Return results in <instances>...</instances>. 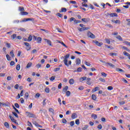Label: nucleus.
Here are the masks:
<instances>
[{
    "label": "nucleus",
    "instance_id": "nucleus-25",
    "mask_svg": "<svg viewBox=\"0 0 130 130\" xmlns=\"http://www.w3.org/2000/svg\"><path fill=\"white\" fill-rule=\"evenodd\" d=\"M116 71H117V72H121L122 73H124V71L120 68H117Z\"/></svg>",
    "mask_w": 130,
    "mask_h": 130
},
{
    "label": "nucleus",
    "instance_id": "nucleus-54",
    "mask_svg": "<svg viewBox=\"0 0 130 130\" xmlns=\"http://www.w3.org/2000/svg\"><path fill=\"white\" fill-rule=\"evenodd\" d=\"M50 81H54V80H55V77L54 76H52L50 78Z\"/></svg>",
    "mask_w": 130,
    "mask_h": 130
},
{
    "label": "nucleus",
    "instance_id": "nucleus-26",
    "mask_svg": "<svg viewBox=\"0 0 130 130\" xmlns=\"http://www.w3.org/2000/svg\"><path fill=\"white\" fill-rule=\"evenodd\" d=\"M82 71H83V69H82V68L79 67L77 69V70L76 71V72H77V73H81Z\"/></svg>",
    "mask_w": 130,
    "mask_h": 130
},
{
    "label": "nucleus",
    "instance_id": "nucleus-23",
    "mask_svg": "<svg viewBox=\"0 0 130 130\" xmlns=\"http://www.w3.org/2000/svg\"><path fill=\"white\" fill-rule=\"evenodd\" d=\"M116 38H117V39H118L120 41H123V40H122V38H121V36H118L117 37H116Z\"/></svg>",
    "mask_w": 130,
    "mask_h": 130
},
{
    "label": "nucleus",
    "instance_id": "nucleus-5",
    "mask_svg": "<svg viewBox=\"0 0 130 130\" xmlns=\"http://www.w3.org/2000/svg\"><path fill=\"white\" fill-rule=\"evenodd\" d=\"M87 35L88 36V37H90V38H91L92 39H94V38H95V36L94 35V34H93L92 32L89 31L87 33Z\"/></svg>",
    "mask_w": 130,
    "mask_h": 130
},
{
    "label": "nucleus",
    "instance_id": "nucleus-18",
    "mask_svg": "<svg viewBox=\"0 0 130 130\" xmlns=\"http://www.w3.org/2000/svg\"><path fill=\"white\" fill-rule=\"evenodd\" d=\"M97 91H99V87L97 86L95 88H94L92 90V93H94V92H96Z\"/></svg>",
    "mask_w": 130,
    "mask_h": 130
},
{
    "label": "nucleus",
    "instance_id": "nucleus-41",
    "mask_svg": "<svg viewBox=\"0 0 130 130\" xmlns=\"http://www.w3.org/2000/svg\"><path fill=\"white\" fill-rule=\"evenodd\" d=\"M32 123H33V124H35V125H36V126H38V125H39V124H38L37 123V122H36V121H34L32 122Z\"/></svg>",
    "mask_w": 130,
    "mask_h": 130
},
{
    "label": "nucleus",
    "instance_id": "nucleus-47",
    "mask_svg": "<svg viewBox=\"0 0 130 130\" xmlns=\"http://www.w3.org/2000/svg\"><path fill=\"white\" fill-rule=\"evenodd\" d=\"M15 107H16V108H20V105H19V104L18 103H15L14 104Z\"/></svg>",
    "mask_w": 130,
    "mask_h": 130
},
{
    "label": "nucleus",
    "instance_id": "nucleus-22",
    "mask_svg": "<svg viewBox=\"0 0 130 130\" xmlns=\"http://www.w3.org/2000/svg\"><path fill=\"white\" fill-rule=\"evenodd\" d=\"M106 66H109L110 67H111L112 68H114L115 66L113 65L112 63L110 62H107L106 63Z\"/></svg>",
    "mask_w": 130,
    "mask_h": 130
},
{
    "label": "nucleus",
    "instance_id": "nucleus-60",
    "mask_svg": "<svg viewBox=\"0 0 130 130\" xmlns=\"http://www.w3.org/2000/svg\"><path fill=\"white\" fill-rule=\"evenodd\" d=\"M7 80L8 81H11L12 80V77L11 76H8L7 78Z\"/></svg>",
    "mask_w": 130,
    "mask_h": 130
},
{
    "label": "nucleus",
    "instance_id": "nucleus-32",
    "mask_svg": "<svg viewBox=\"0 0 130 130\" xmlns=\"http://www.w3.org/2000/svg\"><path fill=\"white\" fill-rule=\"evenodd\" d=\"M75 123L76 124H77V125H79V124H80V120H79L78 119H77L75 121Z\"/></svg>",
    "mask_w": 130,
    "mask_h": 130
},
{
    "label": "nucleus",
    "instance_id": "nucleus-53",
    "mask_svg": "<svg viewBox=\"0 0 130 130\" xmlns=\"http://www.w3.org/2000/svg\"><path fill=\"white\" fill-rule=\"evenodd\" d=\"M49 111L53 113V112H54V110H53L52 108H50L49 109Z\"/></svg>",
    "mask_w": 130,
    "mask_h": 130
},
{
    "label": "nucleus",
    "instance_id": "nucleus-7",
    "mask_svg": "<svg viewBox=\"0 0 130 130\" xmlns=\"http://www.w3.org/2000/svg\"><path fill=\"white\" fill-rule=\"evenodd\" d=\"M81 20L84 23H88V22H90V18H82Z\"/></svg>",
    "mask_w": 130,
    "mask_h": 130
},
{
    "label": "nucleus",
    "instance_id": "nucleus-59",
    "mask_svg": "<svg viewBox=\"0 0 130 130\" xmlns=\"http://www.w3.org/2000/svg\"><path fill=\"white\" fill-rule=\"evenodd\" d=\"M14 65H15V62L14 61H11L10 62V66H14Z\"/></svg>",
    "mask_w": 130,
    "mask_h": 130
},
{
    "label": "nucleus",
    "instance_id": "nucleus-48",
    "mask_svg": "<svg viewBox=\"0 0 130 130\" xmlns=\"http://www.w3.org/2000/svg\"><path fill=\"white\" fill-rule=\"evenodd\" d=\"M24 45H25V46L28 47V46H30V44H29V43H27V42H24L23 43Z\"/></svg>",
    "mask_w": 130,
    "mask_h": 130
},
{
    "label": "nucleus",
    "instance_id": "nucleus-10",
    "mask_svg": "<svg viewBox=\"0 0 130 130\" xmlns=\"http://www.w3.org/2000/svg\"><path fill=\"white\" fill-rule=\"evenodd\" d=\"M69 84H70V85H74V84H75V80L74 79L71 78L69 80Z\"/></svg>",
    "mask_w": 130,
    "mask_h": 130
},
{
    "label": "nucleus",
    "instance_id": "nucleus-29",
    "mask_svg": "<svg viewBox=\"0 0 130 130\" xmlns=\"http://www.w3.org/2000/svg\"><path fill=\"white\" fill-rule=\"evenodd\" d=\"M16 37H17V34H13L11 36V38L13 40V39H16Z\"/></svg>",
    "mask_w": 130,
    "mask_h": 130
},
{
    "label": "nucleus",
    "instance_id": "nucleus-1",
    "mask_svg": "<svg viewBox=\"0 0 130 130\" xmlns=\"http://www.w3.org/2000/svg\"><path fill=\"white\" fill-rule=\"evenodd\" d=\"M70 54H67L64 57V60H63V62L67 67H69V64L71 65L72 64V61L70 60L69 61V63H68V58L70 57Z\"/></svg>",
    "mask_w": 130,
    "mask_h": 130
},
{
    "label": "nucleus",
    "instance_id": "nucleus-16",
    "mask_svg": "<svg viewBox=\"0 0 130 130\" xmlns=\"http://www.w3.org/2000/svg\"><path fill=\"white\" fill-rule=\"evenodd\" d=\"M76 63L77 66H79L81 63V59L78 58L76 61Z\"/></svg>",
    "mask_w": 130,
    "mask_h": 130
},
{
    "label": "nucleus",
    "instance_id": "nucleus-30",
    "mask_svg": "<svg viewBox=\"0 0 130 130\" xmlns=\"http://www.w3.org/2000/svg\"><path fill=\"white\" fill-rule=\"evenodd\" d=\"M66 96H67V97H69V96H70L71 91L68 90V91H66Z\"/></svg>",
    "mask_w": 130,
    "mask_h": 130
},
{
    "label": "nucleus",
    "instance_id": "nucleus-24",
    "mask_svg": "<svg viewBox=\"0 0 130 130\" xmlns=\"http://www.w3.org/2000/svg\"><path fill=\"white\" fill-rule=\"evenodd\" d=\"M31 66H32V62H29L27 63L26 66V68L27 69H29V68H31Z\"/></svg>",
    "mask_w": 130,
    "mask_h": 130
},
{
    "label": "nucleus",
    "instance_id": "nucleus-57",
    "mask_svg": "<svg viewBox=\"0 0 130 130\" xmlns=\"http://www.w3.org/2000/svg\"><path fill=\"white\" fill-rule=\"evenodd\" d=\"M79 90H80V91H83L84 90V87L83 86H80L78 88Z\"/></svg>",
    "mask_w": 130,
    "mask_h": 130
},
{
    "label": "nucleus",
    "instance_id": "nucleus-49",
    "mask_svg": "<svg viewBox=\"0 0 130 130\" xmlns=\"http://www.w3.org/2000/svg\"><path fill=\"white\" fill-rule=\"evenodd\" d=\"M100 81H101V82H103V83H105V79L102 78H100L99 79Z\"/></svg>",
    "mask_w": 130,
    "mask_h": 130
},
{
    "label": "nucleus",
    "instance_id": "nucleus-4",
    "mask_svg": "<svg viewBox=\"0 0 130 130\" xmlns=\"http://www.w3.org/2000/svg\"><path fill=\"white\" fill-rule=\"evenodd\" d=\"M26 113L27 114V116L31 117L32 118H36V115L30 112H26Z\"/></svg>",
    "mask_w": 130,
    "mask_h": 130
},
{
    "label": "nucleus",
    "instance_id": "nucleus-45",
    "mask_svg": "<svg viewBox=\"0 0 130 130\" xmlns=\"http://www.w3.org/2000/svg\"><path fill=\"white\" fill-rule=\"evenodd\" d=\"M10 55H11L12 57H14V56H15V55H14V51H11Z\"/></svg>",
    "mask_w": 130,
    "mask_h": 130
},
{
    "label": "nucleus",
    "instance_id": "nucleus-19",
    "mask_svg": "<svg viewBox=\"0 0 130 130\" xmlns=\"http://www.w3.org/2000/svg\"><path fill=\"white\" fill-rule=\"evenodd\" d=\"M4 125L7 127V128H10V124H9V123L8 122H5L4 123Z\"/></svg>",
    "mask_w": 130,
    "mask_h": 130
},
{
    "label": "nucleus",
    "instance_id": "nucleus-8",
    "mask_svg": "<svg viewBox=\"0 0 130 130\" xmlns=\"http://www.w3.org/2000/svg\"><path fill=\"white\" fill-rule=\"evenodd\" d=\"M44 40L45 41H47V43L48 44V45H50V46H53V45L51 44V41L50 40L46 39H45Z\"/></svg>",
    "mask_w": 130,
    "mask_h": 130
},
{
    "label": "nucleus",
    "instance_id": "nucleus-35",
    "mask_svg": "<svg viewBox=\"0 0 130 130\" xmlns=\"http://www.w3.org/2000/svg\"><path fill=\"white\" fill-rule=\"evenodd\" d=\"M123 54H124V55H125L126 56H128V57L129 56V55H130L129 53H127V52H125V51L123 52Z\"/></svg>",
    "mask_w": 130,
    "mask_h": 130
},
{
    "label": "nucleus",
    "instance_id": "nucleus-39",
    "mask_svg": "<svg viewBox=\"0 0 130 130\" xmlns=\"http://www.w3.org/2000/svg\"><path fill=\"white\" fill-rule=\"evenodd\" d=\"M91 117H93V119H97V115H96V114H92L91 115Z\"/></svg>",
    "mask_w": 130,
    "mask_h": 130
},
{
    "label": "nucleus",
    "instance_id": "nucleus-27",
    "mask_svg": "<svg viewBox=\"0 0 130 130\" xmlns=\"http://www.w3.org/2000/svg\"><path fill=\"white\" fill-rule=\"evenodd\" d=\"M78 30L80 31V32H83V31H85V27L78 28Z\"/></svg>",
    "mask_w": 130,
    "mask_h": 130
},
{
    "label": "nucleus",
    "instance_id": "nucleus-31",
    "mask_svg": "<svg viewBox=\"0 0 130 130\" xmlns=\"http://www.w3.org/2000/svg\"><path fill=\"white\" fill-rule=\"evenodd\" d=\"M92 100H96L97 97H96V95L95 94H92L91 95Z\"/></svg>",
    "mask_w": 130,
    "mask_h": 130
},
{
    "label": "nucleus",
    "instance_id": "nucleus-14",
    "mask_svg": "<svg viewBox=\"0 0 130 130\" xmlns=\"http://www.w3.org/2000/svg\"><path fill=\"white\" fill-rule=\"evenodd\" d=\"M68 89H69V86H66L63 89V94H64V93H66V92H67V91H68Z\"/></svg>",
    "mask_w": 130,
    "mask_h": 130
},
{
    "label": "nucleus",
    "instance_id": "nucleus-9",
    "mask_svg": "<svg viewBox=\"0 0 130 130\" xmlns=\"http://www.w3.org/2000/svg\"><path fill=\"white\" fill-rule=\"evenodd\" d=\"M77 117H78L77 113H74L72 114V115L71 116V118H72V119H75V118H77Z\"/></svg>",
    "mask_w": 130,
    "mask_h": 130
},
{
    "label": "nucleus",
    "instance_id": "nucleus-44",
    "mask_svg": "<svg viewBox=\"0 0 130 130\" xmlns=\"http://www.w3.org/2000/svg\"><path fill=\"white\" fill-rule=\"evenodd\" d=\"M110 55H111V56H113V55L114 56H116V55H117V53H110Z\"/></svg>",
    "mask_w": 130,
    "mask_h": 130
},
{
    "label": "nucleus",
    "instance_id": "nucleus-36",
    "mask_svg": "<svg viewBox=\"0 0 130 130\" xmlns=\"http://www.w3.org/2000/svg\"><path fill=\"white\" fill-rule=\"evenodd\" d=\"M70 124L71 126H74V125H75V121H71L70 122Z\"/></svg>",
    "mask_w": 130,
    "mask_h": 130
},
{
    "label": "nucleus",
    "instance_id": "nucleus-6",
    "mask_svg": "<svg viewBox=\"0 0 130 130\" xmlns=\"http://www.w3.org/2000/svg\"><path fill=\"white\" fill-rule=\"evenodd\" d=\"M94 43H95L96 45H98V46H102V45H103V43H100L99 42H98V41H94Z\"/></svg>",
    "mask_w": 130,
    "mask_h": 130
},
{
    "label": "nucleus",
    "instance_id": "nucleus-55",
    "mask_svg": "<svg viewBox=\"0 0 130 130\" xmlns=\"http://www.w3.org/2000/svg\"><path fill=\"white\" fill-rule=\"evenodd\" d=\"M20 22V21L19 20H15L13 21V23H14L15 24L17 23H19Z\"/></svg>",
    "mask_w": 130,
    "mask_h": 130
},
{
    "label": "nucleus",
    "instance_id": "nucleus-40",
    "mask_svg": "<svg viewBox=\"0 0 130 130\" xmlns=\"http://www.w3.org/2000/svg\"><path fill=\"white\" fill-rule=\"evenodd\" d=\"M70 4H72L73 5H77V2L74 1H70Z\"/></svg>",
    "mask_w": 130,
    "mask_h": 130
},
{
    "label": "nucleus",
    "instance_id": "nucleus-63",
    "mask_svg": "<svg viewBox=\"0 0 130 130\" xmlns=\"http://www.w3.org/2000/svg\"><path fill=\"white\" fill-rule=\"evenodd\" d=\"M126 21H128V23H127V25H128V26H129L130 25V19H127L126 20Z\"/></svg>",
    "mask_w": 130,
    "mask_h": 130
},
{
    "label": "nucleus",
    "instance_id": "nucleus-38",
    "mask_svg": "<svg viewBox=\"0 0 130 130\" xmlns=\"http://www.w3.org/2000/svg\"><path fill=\"white\" fill-rule=\"evenodd\" d=\"M6 57H7L8 60H9V61L11 60V57L10 56V55L9 54L6 55Z\"/></svg>",
    "mask_w": 130,
    "mask_h": 130
},
{
    "label": "nucleus",
    "instance_id": "nucleus-2",
    "mask_svg": "<svg viewBox=\"0 0 130 130\" xmlns=\"http://www.w3.org/2000/svg\"><path fill=\"white\" fill-rule=\"evenodd\" d=\"M86 84L87 85H91V83L90 82V81H91V78H87V77L84 76L79 79L80 82H83V81H86Z\"/></svg>",
    "mask_w": 130,
    "mask_h": 130
},
{
    "label": "nucleus",
    "instance_id": "nucleus-33",
    "mask_svg": "<svg viewBox=\"0 0 130 130\" xmlns=\"http://www.w3.org/2000/svg\"><path fill=\"white\" fill-rule=\"evenodd\" d=\"M12 113L14 115V116H15V117H17V118H19V116L18 115V114L16 112H13Z\"/></svg>",
    "mask_w": 130,
    "mask_h": 130
},
{
    "label": "nucleus",
    "instance_id": "nucleus-43",
    "mask_svg": "<svg viewBox=\"0 0 130 130\" xmlns=\"http://www.w3.org/2000/svg\"><path fill=\"white\" fill-rule=\"evenodd\" d=\"M56 16H57L58 17H59L60 18H62V14H61L59 13H57L56 14Z\"/></svg>",
    "mask_w": 130,
    "mask_h": 130
},
{
    "label": "nucleus",
    "instance_id": "nucleus-64",
    "mask_svg": "<svg viewBox=\"0 0 130 130\" xmlns=\"http://www.w3.org/2000/svg\"><path fill=\"white\" fill-rule=\"evenodd\" d=\"M62 123H67V119H62Z\"/></svg>",
    "mask_w": 130,
    "mask_h": 130
},
{
    "label": "nucleus",
    "instance_id": "nucleus-21",
    "mask_svg": "<svg viewBox=\"0 0 130 130\" xmlns=\"http://www.w3.org/2000/svg\"><path fill=\"white\" fill-rule=\"evenodd\" d=\"M110 17H117V14H116V13H110Z\"/></svg>",
    "mask_w": 130,
    "mask_h": 130
},
{
    "label": "nucleus",
    "instance_id": "nucleus-37",
    "mask_svg": "<svg viewBox=\"0 0 130 130\" xmlns=\"http://www.w3.org/2000/svg\"><path fill=\"white\" fill-rule=\"evenodd\" d=\"M20 69H21V66L18 64L16 66V70L17 71H20Z\"/></svg>",
    "mask_w": 130,
    "mask_h": 130
},
{
    "label": "nucleus",
    "instance_id": "nucleus-42",
    "mask_svg": "<svg viewBox=\"0 0 130 130\" xmlns=\"http://www.w3.org/2000/svg\"><path fill=\"white\" fill-rule=\"evenodd\" d=\"M20 30L25 31H26V29L23 27H21L20 28H18V31H20Z\"/></svg>",
    "mask_w": 130,
    "mask_h": 130
},
{
    "label": "nucleus",
    "instance_id": "nucleus-56",
    "mask_svg": "<svg viewBox=\"0 0 130 130\" xmlns=\"http://www.w3.org/2000/svg\"><path fill=\"white\" fill-rule=\"evenodd\" d=\"M98 128H99V129H102V125L99 124L98 126Z\"/></svg>",
    "mask_w": 130,
    "mask_h": 130
},
{
    "label": "nucleus",
    "instance_id": "nucleus-51",
    "mask_svg": "<svg viewBox=\"0 0 130 130\" xmlns=\"http://www.w3.org/2000/svg\"><path fill=\"white\" fill-rule=\"evenodd\" d=\"M105 40L107 43H108V44H110V40H109V39H105Z\"/></svg>",
    "mask_w": 130,
    "mask_h": 130
},
{
    "label": "nucleus",
    "instance_id": "nucleus-52",
    "mask_svg": "<svg viewBox=\"0 0 130 130\" xmlns=\"http://www.w3.org/2000/svg\"><path fill=\"white\" fill-rule=\"evenodd\" d=\"M108 90H113V87L111 86H109L108 87Z\"/></svg>",
    "mask_w": 130,
    "mask_h": 130
},
{
    "label": "nucleus",
    "instance_id": "nucleus-50",
    "mask_svg": "<svg viewBox=\"0 0 130 130\" xmlns=\"http://www.w3.org/2000/svg\"><path fill=\"white\" fill-rule=\"evenodd\" d=\"M60 70V68H55L54 69V72H58V71H59Z\"/></svg>",
    "mask_w": 130,
    "mask_h": 130
},
{
    "label": "nucleus",
    "instance_id": "nucleus-15",
    "mask_svg": "<svg viewBox=\"0 0 130 130\" xmlns=\"http://www.w3.org/2000/svg\"><path fill=\"white\" fill-rule=\"evenodd\" d=\"M41 40H42L41 38L40 37H39L37 39V42L39 44H40L41 43Z\"/></svg>",
    "mask_w": 130,
    "mask_h": 130
},
{
    "label": "nucleus",
    "instance_id": "nucleus-3",
    "mask_svg": "<svg viewBox=\"0 0 130 130\" xmlns=\"http://www.w3.org/2000/svg\"><path fill=\"white\" fill-rule=\"evenodd\" d=\"M73 21L74 22V24H80V23H82V21L80 20H78L74 17H71L70 19V22H73Z\"/></svg>",
    "mask_w": 130,
    "mask_h": 130
},
{
    "label": "nucleus",
    "instance_id": "nucleus-34",
    "mask_svg": "<svg viewBox=\"0 0 130 130\" xmlns=\"http://www.w3.org/2000/svg\"><path fill=\"white\" fill-rule=\"evenodd\" d=\"M28 41H32V35H29L28 37Z\"/></svg>",
    "mask_w": 130,
    "mask_h": 130
},
{
    "label": "nucleus",
    "instance_id": "nucleus-46",
    "mask_svg": "<svg viewBox=\"0 0 130 130\" xmlns=\"http://www.w3.org/2000/svg\"><path fill=\"white\" fill-rule=\"evenodd\" d=\"M88 127V125H85L84 127L82 128V130H86Z\"/></svg>",
    "mask_w": 130,
    "mask_h": 130
},
{
    "label": "nucleus",
    "instance_id": "nucleus-12",
    "mask_svg": "<svg viewBox=\"0 0 130 130\" xmlns=\"http://www.w3.org/2000/svg\"><path fill=\"white\" fill-rule=\"evenodd\" d=\"M112 22L113 23H115V24H120V20H112Z\"/></svg>",
    "mask_w": 130,
    "mask_h": 130
},
{
    "label": "nucleus",
    "instance_id": "nucleus-17",
    "mask_svg": "<svg viewBox=\"0 0 130 130\" xmlns=\"http://www.w3.org/2000/svg\"><path fill=\"white\" fill-rule=\"evenodd\" d=\"M20 15H21V16H27L28 12L23 11L22 12H20Z\"/></svg>",
    "mask_w": 130,
    "mask_h": 130
},
{
    "label": "nucleus",
    "instance_id": "nucleus-13",
    "mask_svg": "<svg viewBox=\"0 0 130 130\" xmlns=\"http://www.w3.org/2000/svg\"><path fill=\"white\" fill-rule=\"evenodd\" d=\"M9 117H10L11 120H12V121H13V122H14V123H17V121L13 117H12V116H9Z\"/></svg>",
    "mask_w": 130,
    "mask_h": 130
},
{
    "label": "nucleus",
    "instance_id": "nucleus-62",
    "mask_svg": "<svg viewBox=\"0 0 130 130\" xmlns=\"http://www.w3.org/2000/svg\"><path fill=\"white\" fill-rule=\"evenodd\" d=\"M36 67H37V69H39L40 68H41V64H37V65H36Z\"/></svg>",
    "mask_w": 130,
    "mask_h": 130
},
{
    "label": "nucleus",
    "instance_id": "nucleus-28",
    "mask_svg": "<svg viewBox=\"0 0 130 130\" xmlns=\"http://www.w3.org/2000/svg\"><path fill=\"white\" fill-rule=\"evenodd\" d=\"M45 92H46V93H49V92H50V89H49V88L46 87L45 89Z\"/></svg>",
    "mask_w": 130,
    "mask_h": 130
},
{
    "label": "nucleus",
    "instance_id": "nucleus-20",
    "mask_svg": "<svg viewBox=\"0 0 130 130\" xmlns=\"http://www.w3.org/2000/svg\"><path fill=\"white\" fill-rule=\"evenodd\" d=\"M67 12V8H62L61 11H59V13H66Z\"/></svg>",
    "mask_w": 130,
    "mask_h": 130
},
{
    "label": "nucleus",
    "instance_id": "nucleus-58",
    "mask_svg": "<svg viewBox=\"0 0 130 130\" xmlns=\"http://www.w3.org/2000/svg\"><path fill=\"white\" fill-rule=\"evenodd\" d=\"M105 16H106V17H107V18H109V16L110 17V13L108 12L105 14Z\"/></svg>",
    "mask_w": 130,
    "mask_h": 130
},
{
    "label": "nucleus",
    "instance_id": "nucleus-61",
    "mask_svg": "<svg viewBox=\"0 0 130 130\" xmlns=\"http://www.w3.org/2000/svg\"><path fill=\"white\" fill-rule=\"evenodd\" d=\"M124 43L125 44H126V45H128L129 46H130V42H129L125 41Z\"/></svg>",
    "mask_w": 130,
    "mask_h": 130
},
{
    "label": "nucleus",
    "instance_id": "nucleus-11",
    "mask_svg": "<svg viewBox=\"0 0 130 130\" xmlns=\"http://www.w3.org/2000/svg\"><path fill=\"white\" fill-rule=\"evenodd\" d=\"M19 12H21L20 13H22L23 12H25V9H24V7H18Z\"/></svg>",
    "mask_w": 130,
    "mask_h": 130
}]
</instances>
